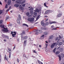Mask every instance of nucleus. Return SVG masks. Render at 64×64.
<instances>
[{
    "instance_id": "1",
    "label": "nucleus",
    "mask_w": 64,
    "mask_h": 64,
    "mask_svg": "<svg viewBox=\"0 0 64 64\" xmlns=\"http://www.w3.org/2000/svg\"><path fill=\"white\" fill-rule=\"evenodd\" d=\"M0 27H1L2 28V29H3L2 30V31L3 32H4V33L5 32H6V33H7L9 31V30H8L7 28H5L4 27V25L1 24L0 25Z\"/></svg>"
},
{
    "instance_id": "2",
    "label": "nucleus",
    "mask_w": 64,
    "mask_h": 64,
    "mask_svg": "<svg viewBox=\"0 0 64 64\" xmlns=\"http://www.w3.org/2000/svg\"><path fill=\"white\" fill-rule=\"evenodd\" d=\"M34 32H35L34 33L36 35H37L38 34V33H42V32L41 30H35L34 31Z\"/></svg>"
},
{
    "instance_id": "3",
    "label": "nucleus",
    "mask_w": 64,
    "mask_h": 64,
    "mask_svg": "<svg viewBox=\"0 0 64 64\" xmlns=\"http://www.w3.org/2000/svg\"><path fill=\"white\" fill-rule=\"evenodd\" d=\"M41 24L42 26H44V27H45L46 26H46H47V25H49V22H47L46 24H44V22H43V21H42L41 22Z\"/></svg>"
},
{
    "instance_id": "4",
    "label": "nucleus",
    "mask_w": 64,
    "mask_h": 64,
    "mask_svg": "<svg viewBox=\"0 0 64 64\" xmlns=\"http://www.w3.org/2000/svg\"><path fill=\"white\" fill-rule=\"evenodd\" d=\"M34 18L33 17L32 18H30L28 19V21L30 22H33L34 21Z\"/></svg>"
},
{
    "instance_id": "5",
    "label": "nucleus",
    "mask_w": 64,
    "mask_h": 64,
    "mask_svg": "<svg viewBox=\"0 0 64 64\" xmlns=\"http://www.w3.org/2000/svg\"><path fill=\"white\" fill-rule=\"evenodd\" d=\"M16 1L15 2L16 3L18 4H21V2H18V1H23V0H16Z\"/></svg>"
},
{
    "instance_id": "6",
    "label": "nucleus",
    "mask_w": 64,
    "mask_h": 64,
    "mask_svg": "<svg viewBox=\"0 0 64 64\" xmlns=\"http://www.w3.org/2000/svg\"><path fill=\"white\" fill-rule=\"evenodd\" d=\"M12 33H13L12 32H11V34H12V36H13V37H14L15 36V35H16V32H13V33L14 34H13Z\"/></svg>"
},
{
    "instance_id": "7",
    "label": "nucleus",
    "mask_w": 64,
    "mask_h": 64,
    "mask_svg": "<svg viewBox=\"0 0 64 64\" xmlns=\"http://www.w3.org/2000/svg\"><path fill=\"white\" fill-rule=\"evenodd\" d=\"M62 13L59 14L57 15V17H58V18H59L60 17H61V16H62Z\"/></svg>"
},
{
    "instance_id": "8",
    "label": "nucleus",
    "mask_w": 64,
    "mask_h": 64,
    "mask_svg": "<svg viewBox=\"0 0 64 64\" xmlns=\"http://www.w3.org/2000/svg\"><path fill=\"white\" fill-rule=\"evenodd\" d=\"M51 13V10H48L45 12V13L46 14H48V13Z\"/></svg>"
},
{
    "instance_id": "9",
    "label": "nucleus",
    "mask_w": 64,
    "mask_h": 64,
    "mask_svg": "<svg viewBox=\"0 0 64 64\" xmlns=\"http://www.w3.org/2000/svg\"><path fill=\"white\" fill-rule=\"evenodd\" d=\"M56 44L55 43H53L52 44L51 46V49H53V48H54V47L55 46V44Z\"/></svg>"
},
{
    "instance_id": "10",
    "label": "nucleus",
    "mask_w": 64,
    "mask_h": 64,
    "mask_svg": "<svg viewBox=\"0 0 64 64\" xmlns=\"http://www.w3.org/2000/svg\"><path fill=\"white\" fill-rule=\"evenodd\" d=\"M60 46L58 48V49H59V51H60V52H62V51L63 49H62V48H60Z\"/></svg>"
},
{
    "instance_id": "11",
    "label": "nucleus",
    "mask_w": 64,
    "mask_h": 64,
    "mask_svg": "<svg viewBox=\"0 0 64 64\" xmlns=\"http://www.w3.org/2000/svg\"><path fill=\"white\" fill-rule=\"evenodd\" d=\"M54 23H57V22H55V21H53L52 22H50L49 23V24H53Z\"/></svg>"
},
{
    "instance_id": "12",
    "label": "nucleus",
    "mask_w": 64,
    "mask_h": 64,
    "mask_svg": "<svg viewBox=\"0 0 64 64\" xmlns=\"http://www.w3.org/2000/svg\"><path fill=\"white\" fill-rule=\"evenodd\" d=\"M19 8L21 10H24V9L22 7V6L21 5H20Z\"/></svg>"
},
{
    "instance_id": "13",
    "label": "nucleus",
    "mask_w": 64,
    "mask_h": 64,
    "mask_svg": "<svg viewBox=\"0 0 64 64\" xmlns=\"http://www.w3.org/2000/svg\"><path fill=\"white\" fill-rule=\"evenodd\" d=\"M2 37H3V38H4V37H6V38L7 39H8L9 38V37H8V36H4V34H2Z\"/></svg>"
},
{
    "instance_id": "14",
    "label": "nucleus",
    "mask_w": 64,
    "mask_h": 64,
    "mask_svg": "<svg viewBox=\"0 0 64 64\" xmlns=\"http://www.w3.org/2000/svg\"><path fill=\"white\" fill-rule=\"evenodd\" d=\"M40 14L38 15V16L36 18V21H37V20H38L39 19V18H40Z\"/></svg>"
},
{
    "instance_id": "15",
    "label": "nucleus",
    "mask_w": 64,
    "mask_h": 64,
    "mask_svg": "<svg viewBox=\"0 0 64 64\" xmlns=\"http://www.w3.org/2000/svg\"><path fill=\"white\" fill-rule=\"evenodd\" d=\"M17 22L18 23H19L20 24V19L19 18H18L17 19Z\"/></svg>"
},
{
    "instance_id": "16",
    "label": "nucleus",
    "mask_w": 64,
    "mask_h": 64,
    "mask_svg": "<svg viewBox=\"0 0 64 64\" xmlns=\"http://www.w3.org/2000/svg\"><path fill=\"white\" fill-rule=\"evenodd\" d=\"M14 6H15L16 7H19V4H16L14 5Z\"/></svg>"
},
{
    "instance_id": "17",
    "label": "nucleus",
    "mask_w": 64,
    "mask_h": 64,
    "mask_svg": "<svg viewBox=\"0 0 64 64\" xmlns=\"http://www.w3.org/2000/svg\"><path fill=\"white\" fill-rule=\"evenodd\" d=\"M33 8H32V7H31L30 9H29V10H30V11H33Z\"/></svg>"
},
{
    "instance_id": "18",
    "label": "nucleus",
    "mask_w": 64,
    "mask_h": 64,
    "mask_svg": "<svg viewBox=\"0 0 64 64\" xmlns=\"http://www.w3.org/2000/svg\"><path fill=\"white\" fill-rule=\"evenodd\" d=\"M11 0H8V5H10V4H11Z\"/></svg>"
},
{
    "instance_id": "19",
    "label": "nucleus",
    "mask_w": 64,
    "mask_h": 64,
    "mask_svg": "<svg viewBox=\"0 0 64 64\" xmlns=\"http://www.w3.org/2000/svg\"><path fill=\"white\" fill-rule=\"evenodd\" d=\"M53 38V36H49V39H51Z\"/></svg>"
},
{
    "instance_id": "20",
    "label": "nucleus",
    "mask_w": 64,
    "mask_h": 64,
    "mask_svg": "<svg viewBox=\"0 0 64 64\" xmlns=\"http://www.w3.org/2000/svg\"><path fill=\"white\" fill-rule=\"evenodd\" d=\"M55 43V44H56V45H58V44L59 43V40H58V41H57L56 43Z\"/></svg>"
},
{
    "instance_id": "21",
    "label": "nucleus",
    "mask_w": 64,
    "mask_h": 64,
    "mask_svg": "<svg viewBox=\"0 0 64 64\" xmlns=\"http://www.w3.org/2000/svg\"><path fill=\"white\" fill-rule=\"evenodd\" d=\"M44 34H45V35H47L48 34V32H44Z\"/></svg>"
},
{
    "instance_id": "22",
    "label": "nucleus",
    "mask_w": 64,
    "mask_h": 64,
    "mask_svg": "<svg viewBox=\"0 0 64 64\" xmlns=\"http://www.w3.org/2000/svg\"><path fill=\"white\" fill-rule=\"evenodd\" d=\"M24 46H26V41L24 40Z\"/></svg>"
},
{
    "instance_id": "23",
    "label": "nucleus",
    "mask_w": 64,
    "mask_h": 64,
    "mask_svg": "<svg viewBox=\"0 0 64 64\" xmlns=\"http://www.w3.org/2000/svg\"><path fill=\"white\" fill-rule=\"evenodd\" d=\"M28 38V36H26L24 37V39H27Z\"/></svg>"
},
{
    "instance_id": "24",
    "label": "nucleus",
    "mask_w": 64,
    "mask_h": 64,
    "mask_svg": "<svg viewBox=\"0 0 64 64\" xmlns=\"http://www.w3.org/2000/svg\"><path fill=\"white\" fill-rule=\"evenodd\" d=\"M58 57L59 58V59L60 61H61V56L60 55L58 56Z\"/></svg>"
},
{
    "instance_id": "25",
    "label": "nucleus",
    "mask_w": 64,
    "mask_h": 64,
    "mask_svg": "<svg viewBox=\"0 0 64 64\" xmlns=\"http://www.w3.org/2000/svg\"><path fill=\"white\" fill-rule=\"evenodd\" d=\"M30 13L32 15H33L34 14V12L33 11H30Z\"/></svg>"
},
{
    "instance_id": "26",
    "label": "nucleus",
    "mask_w": 64,
    "mask_h": 64,
    "mask_svg": "<svg viewBox=\"0 0 64 64\" xmlns=\"http://www.w3.org/2000/svg\"><path fill=\"white\" fill-rule=\"evenodd\" d=\"M3 20H0V24H3Z\"/></svg>"
},
{
    "instance_id": "27",
    "label": "nucleus",
    "mask_w": 64,
    "mask_h": 64,
    "mask_svg": "<svg viewBox=\"0 0 64 64\" xmlns=\"http://www.w3.org/2000/svg\"><path fill=\"white\" fill-rule=\"evenodd\" d=\"M37 12H34V15H35V16H36V15H37Z\"/></svg>"
},
{
    "instance_id": "28",
    "label": "nucleus",
    "mask_w": 64,
    "mask_h": 64,
    "mask_svg": "<svg viewBox=\"0 0 64 64\" xmlns=\"http://www.w3.org/2000/svg\"><path fill=\"white\" fill-rule=\"evenodd\" d=\"M24 3H25V0H24V1H22V3H21V5L22 4H23Z\"/></svg>"
},
{
    "instance_id": "29",
    "label": "nucleus",
    "mask_w": 64,
    "mask_h": 64,
    "mask_svg": "<svg viewBox=\"0 0 64 64\" xmlns=\"http://www.w3.org/2000/svg\"><path fill=\"white\" fill-rule=\"evenodd\" d=\"M59 28V27H57L56 28H53L52 29V30H56V28Z\"/></svg>"
},
{
    "instance_id": "30",
    "label": "nucleus",
    "mask_w": 64,
    "mask_h": 64,
    "mask_svg": "<svg viewBox=\"0 0 64 64\" xmlns=\"http://www.w3.org/2000/svg\"><path fill=\"white\" fill-rule=\"evenodd\" d=\"M56 48H55L54 49V50H53V52H54V53H55V50H56Z\"/></svg>"
},
{
    "instance_id": "31",
    "label": "nucleus",
    "mask_w": 64,
    "mask_h": 64,
    "mask_svg": "<svg viewBox=\"0 0 64 64\" xmlns=\"http://www.w3.org/2000/svg\"><path fill=\"white\" fill-rule=\"evenodd\" d=\"M23 25L24 26H26V27H28V25H27V24H23Z\"/></svg>"
},
{
    "instance_id": "32",
    "label": "nucleus",
    "mask_w": 64,
    "mask_h": 64,
    "mask_svg": "<svg viewBox=\"0 0 64 64\" xmlns=\"http://www.w3.org/2000/svg\"><path fill=\"white\" fill-rule=\"evenodd\" d=\"M44 6L46 7L47 8H48V6H46V4L45 3L44 4Z\"/></svg>"
},
{
    "instance_id": "33",
    "label": "nucleus",
    "mask_w": 64,
    "mask_h": 64,
    "mask_svg": "<svg viewBox=\"0 0 64 64\" xmlns=\"http://www.w3.org/2000/svg\"><path fill=\"white\" fill-rule=\"evenodd\" d=\"M30 14V13L29 12H27L26 13V15L27 16H29Z\"/></svg>"
},
{
    "instance_id": "34",
    "label": "nucleus",
    "mask_w": 64,
    "mask_h": 64,
    "mask_svg": "<svg viewBox=\"0 0 64 64\" xmlns=\"http://www.w3.org/2000/svg\"><path fill=\"white\" fill-rule=\"evenodd\" d=\"M4 59L6 60V61L8 60H7V58H6V56H5L4 57Z\"/></svg>"
},
{
    "instance_id": "35",
    "label": "nucleus",
    "mask_w": 64,
    "mask_h": 64,
    "mask_svg": "<svg viewBox=\"0 0 64 64\" xmlns=\"http://www.w3.org/2000/svg\"><path fill=\"white\" fill-rule=\"evenodd\" d=\"M9 58H10L11 57V52H9Z\"/></svg>"
},
{
    "instance_id": "36",
    "label": "nucleus",
    "mask_w": 64,
    "mask_h": 64,
    "mask_svg": "<svg viewBox=\"0 0 64 64\" xmlns=\"http://www.w3.org/2000/svg\"><path fill=\"white\" fill-rule=\"evenodd\" d=\"M61 56L62 57H64V54H61Z\"/></svg>"
},
{
    "instance_id": "37",
    "label": "nucleus",
    "mask_w": 64,
    "mask_h": 64,
    "mask_svg": "<svg viewBox=\"0 0 64 64\" xmlns=\"http://www.w3.org/2000/svg\"><path fill=\"white\" fill-rule=\"evenodd\" d=\"M36 12H38V13L39 12V10L37 9L36 10Z\"/></svg>"
},
{
    "instance_id": "38",
    "label": "nucleus",
    "mask_w": 64,
    "mask_h": 64,
    "mask_svg": "<svg viewBox=\"0 0 64 64\" xmlns=\"http://www.w3.org/2000/svg\"><path fill=\"white\" fill-rule=\"evenodd\" d=\"M32 51L33 52V53H37V52H36V50H33Z\"/></svg>"
},
{
    "instance_id": "39",
    "label": "nucleus",
    "mask_w": 64,
    "mask_h": 64,
    "mask_svg": "<svg viewBox=\"0 0 64 64\" xmlns=\"http://www.w3.org/2000/svg\"><path fill=\"white\" fill-rule=\"evenodd\" d=\"M42 30H46V28H43V27H42Z\"/></svg>"
},
{
    "instance_id": "40",
    "label": "nucleus",
    "mask_w": 64,
    "mask_h": 64,
    "mask_svg": "<svg viewBox=\"0 0 64 64\" xmlns=\"http://www.w3.org/2000/svg\"><path fill=\"white\" fill-rule=\"evenodd\" d=\"M2 10H0V14H2Z\"/></svg>"
},
{
    "instance_id": "41",
    "label": "nucleus",
    "mask_w": 64,
    "mask_h": 64,
    "mask_svg": "<svg viewBox=\"0 0 64 64\" xmlns=\"http://www.w3.org/2000/svg\"><path fill=\"white\" fill-rule=\"evenodd\" d=\"M62 42H60L59 44V46H60V45H62Z\"/></svg>"
},
{
    "instance_id": "42",
    "label": "nucleus",
    "mask_w": 64,
    "mask_h": 64,
    "mask_svg": "<svg viewBox=\"0 0 64 64\" xmlns=\"http://www.w3.org/2000/svg\"><path fill=\"white\" fill-rule=\"evenodd\" d=\"M2 57H1V55H0V62H1V59Z\"/></svg>"
},
{
    "instance_id": "43",
    "label": "nucleus",
    "mask_w": 64,
    "mask_h": 64,
    "mask_svg": "<svg viewBox=\"0 0 64 64\" xmlns=\"http://www.w3.org/2000/svg\"><path fill=\"white\" fill-rule=\"evenodd\" d=\"M56 54L58 55V54H59V52H56Z\"/></svg>"
},
{
    "instance_id": "44",
    "label": "nucleus",
    "mask_w": 64,
    "mask_h": 64,
    "mask_svg": "<svg viewBox=\"0 0 64 64\" xmlns=\"http://www.w3.org/2000/svg\"><path fill=\"white\" fill-rule=\"evenodd\" d=\"M8 50L9 51H10H10H11V48H8Z\"/></svg>"
},
{
    "instance_id": "45",
    "label": "nucleus",
    "mask_w": 64,
    "mask_h": 64,
    "mask_svg": "<svg viewBox=\"0 0 64 64\" xmlns=\"http://www.w3.org/2000/svg\"><path fill=\"white\" fill-rule=\"evenodd\" d=\"M44 36H45V35L44 34L41 36V38H44Z\"/></svg>"
},
{
    "instance_id": "46",
    "label": "nucleus",
    "mask_w": 64,
    "mask_h": 64,
    "mask_svg": "<svg viewBox=\"0 0 64 64\" xmlns=\"http://www.w3.org/2000/svg\"><path fill=\"white\" fill-rule=\"evenodd\" d=\"M17 62L18 63H19V62L20 60L18 58H17Z\"/></svg>"
},
{
    "instance_id": "47",
    "label": "nucleus",
    "mask_w": 64,
    "mask_h": 64,
    "mask_svg": "<svg viewBox=\"0 0 64 64\" xmlns=\"http://www.w3.org/2000/svg\"><path fill=\"white\" fill-rule=\"evenodd\" d=\"M9 16L7 17L6 18V20H8V19H9Z\"/></svg>"
},
{
    "instance_id": "48",
    "label": "nucleus",
    "mask_w": 64,
    "mask_h": 64,
    "mask_svg": "<svg viewBox=\"0 0 64 64\" xmlns=\"http://www.w3.org/2000/svg\"><path fill=\"white\" fill-rule=\"evenodd\" d=\"M58 40V37H57L55 39V40Z\"/></svg>"
},
{
    "instance_id": "49",
    "label": "nucleus",
    "mask_w": 64,
    "mask_h": 64,
    "mask_svg": "<svg viewBox=\"0 0 64 64\" xmlns=\"http://www.w3.org/2000/svg\"><path fill=\"white\" fill-rule=\"evenodd\" d=\"M38 63H39V64H41V62H40L39 61V60H38Z\"/></svg>"
},
{
    "instance_id": "50",
    "label": "nucleus",
    "mask_w": 64,
    "mask_h": 64,
    "mask_svg": "<svg viewBox=\"0 0 64 64\" xmlns=\"http://www.w3.org/2000/svg\"><path fill=\"white\" fill-rule=\"evenodd\" d=\"M25 5H26L25 4H24L22 5V7H24L25 6Z\"/></svg>"
},
{
    "instance_id": "51",
    "label": "nucleus",
    "mask_w": 64,
    "mask_h": 64,
    "mask_svg": "<svg viewBox=\"0 0 64 64\" xmlns=\"http://www.w3.org/2000/svg\"><path fill=\"white\" fill-rule=\"evenodd\" d=\"M48 19H45V21L46 22L48 21Z\"/></svg>"
},
{
    "instance_id": "52",
    "label": "nucleus",
    "mask_w": 64,
    "mask_h": 64,
    "mask_svg": "<svg viewBox=\"0 0 64 64\" xmlns=\"http://www.w3.org/2000/svg\"><path fill=\"white\" fill-rule=\"evenodd\" d=\"M25 32L23 31L22 33V34H25Z\"/></svg>"
},
{
    "instance_id": "53",
    "label": "nucleus",
    "mask_w": 64,
    "mask_h": 64,
    "mask_svg": "<svg viewBox=\"0 0 64 64\" xmlns=\"http://www.w3.org/2000/svg\"><path fill=\"white\" fill-rule=\"evenodd\" d=\"M6 8H7V7H8V5H7V4H6Z\"/></svg>"
},
{
    "instance_id": "54",
    "label": "nucleus",
    "mask_w": 64,
    "mask_h": 64,
    "mask_svg": "<svg viewBox=\"0 0 64 64\" xmlns=\"http://www.w3.org/2000/svg\"><path fill=\"white\" fill-rule=\"evenodd\" d=\"M4 42H6L7 41V40L6 39H4Z\"/></svg>"
},
{
    "instance_id": "55",
    "label": "nucleus",
    "mask_w": 64,
    "mask_h": 64,
    "mask_svg": "<svg viewBox=\"0 0 64 64\" xmlns=\"http://www.w3.org/2000/svg\"><path fill=\"white\" fill-rule=\"evenodd\" d=\"M59 38L60 39H61L62 38L61 37V36H59Z\"/></svg>"
},
{
    "instance_id": "56",
    "label": "nucleus",
    "mask_w": 64,
    "mask_h": 64,
    "mask_svg": "<svg viewBox=\"0 0 64 64\" xmlns=\"http://www.w3.org/2000/svg\"><path fill=\"white\" fill-rule=\"evenodd\" d=\"M8 9V10H6V12H8V11H9V10Z\"/></svg>"
},
{
    "instance_id": "57",
    "label": "nucleus",
    "mask_w": 64,
    "mask_h": 64,
    "mask_svg": "<svg viewBox=\"0 0 64 64\" xmlns=\"http://www.w3.org/2000/svg\"><path fill=\"white\" fill-rule=\"evenodd\" d=\"M54 27V26H51V28H53Z\"/></svg>"
},
{
    "instance_id": "58",
    "label": "nucleus",
    "mask_w": 64,
    "mask_h": 64,
    "mask_svg": "<svg viewBox=\"0 0 64 64\" xmlns=\"http://www.w3.org/2000/svg\"><path fill=\"white\" fill-rule=\"evenodd\" d=\"M19 18L20 19H21V16L20 15H19Z\"/></svg>"
},
{
    "instance_id": "59",
    "label": "nucleus",
    "mask_w": 64,
    "mask_h": 64,
    "mask_svg": "<svg viewBox=\"0 0 64 64\" xmlns=\"http://www.w3.org/2000/svg\"><path fill=\"white\" fill-rule=\"evenodd\" d=\"M46 47H47V46H48V44H46Z\"/></svg>"
},
{
    "instance_id": "60",
    "label": "nucleus",
    "mask_w": 64,
    "mask_h": 64,
    "mask_svg": "<svg viewBox=\"0 0 64 64\" xmlns=\"http://www.w3.org/2000/svg\"><path fill=\"white\" fill-rule=\"evenodd\" d=\"M0 5H2V3H1V2L0 1Z\"/></svg>"
},
{
    "instance_id": "61",
    "label": "nucleus",
    "mask_w": 64,
    "mask_h": 64,
    "mask_svg": "<svg viewBox=\"0 0 64 64\" xmlns=\"http://www.w3.org/2000/svg\"><path fill=\"white\" fill-rule=\"evenodd\" d=\"M15 47H16L15 46H14V48H13V49H15Z\"/></svg>"
},
{
    "instance_id": "62",
    "label": "nucleus",
    "mask_w": 64,
    "mask_h": 64,
    "mask_svg": "<svg viewBox=\"0 0 64 64\" xmlns=\"http://www.w3.org/2000/svg\"><path fill=\"white\" fill-rule=\"evenodd\" d=\"M39 46L40 47H41V46L40 45H39Z\"/></svg>"
},
{
    "instance_id": "63",
    "label": "nucleus",
    "mask_w": 64,
    "mask_h": 64,
    "mask_svg": "<svg viewBox=\"0 0 64 64\" xmlns=\"http://www.w3.org/2000/svg\"><path fill=\"white\" fill-rule=\"evenodd\" d=\"M21 37H22V38H23V36L22 35V36H21Z\"/></svg>"
},
{
    "instance_id": "64",
    "label": "nucleus",
    "mask_w": 64,
    "mask_h": 64,
    "mask_svg": "<svg viewBox=\"0 0 64 64\" xmlns=\"http://www.w3.org/2000/svg\"><path fill=\"white\" fill-rule=\"evenodd\" d=\"M46 43H48V42H47L46 41Z\"/></svg>"
}]
</instances>
